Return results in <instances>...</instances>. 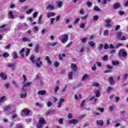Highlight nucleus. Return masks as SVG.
<instances>
[{
	"label": "nucleus",
	"mask_w": 128,
	"mask_h": 128,
	"mask_svg": "<svg viewBox=\"0 0 128 128\" xmlns=\"http://www.w3.org/2000/svg\"><path fill=\"white\" fill-rule=\"evenodd\" d=\"M61 42L62 44H66L68 40V35L66 34H63L61 36V38H60Z\"/></svg>",
	"instance_id": "obj_1"
},
{
	"label": "nucleus",
	"mask_w": 128,
	"mask_h": 128,
	"mask_svg": "<svg viewBox=\"0 0 128 128\" xmlns=\"http://www.w3.org/2000/svg\"><path fill=\"white\" fill-rule=\"evenodd\" d=\"M120 56H123V58H126L128 56V53L124 50V49H122L119 51L118 54Z\"/></svg>",
	"instance_id": "obj_2"
},
{
	"label": "nucleus",
	"mask_w": 128,
	"mask_h": 128,
	"mask_svg": "<svg viewBox=\"0 0 128 128\" xmlns=\"http://www.w3.org/2000/svg\"><path fill=\"white\" fill-rule=\"evenodd\" d=\"M35 62H36V66L38 68H40L41 66V64H42V62L40 60V58H38L36 59L35 60Z\"/></svg>",
	"instance_id": "obj_3"
},
{
	"label": "nucleus",
	"mask_w": 128,
	"mask_h": 128,
	"mask_svg": "<svg viewBox=\"0 0 128 128\" xmlns=\"http://www.w3.org/2000/svg\"><path fill=\"white\" fill-rule=\"evenodd\" d=\"M30 110L28 108H24L22 110L21 112V116H22L24 114H25V116H28L30 114Z\"/></svg>",
	"instance_id": "obj_4"
},
{
	"label": "nucleus",
	"mask_w": 128,
	"mask_h": 128,
	"mask_svg": "<svg viewBox=\"0 0 128 128\" xmlns=\"http://www.w3.org/2000/svg\"><path fill=\"white\" fill-rule=\"evenodd\" d=\"M78 122V120L76 119H72L68 122L69 124H76Z\"/></svg>",
	"instance_id": "obj_5"
},
{
	"label": "nucleus",
	"mask_w": 128,
	"mask_h": 128,
	"mask_svg": "<svg viewBox=\"0 0 128 128\" xmlns=\"http://www.w3.org/2000/svg\"><path fill=\"white\" fill-rule=\"evenodd\" d=\"M71 68L73 72H77L78 68L74 64H71Z\"/></svg>",
	"instance_id": "obj_6"
},
{
	"label": "nucleus",
	"mask_w": 128,
	"mask_h": 128,
	"mask_svg": "<svg viewBox=\"0 0 128 128\" xmlns=\"http://www.w3.org/2000/svg\"><path fill=\"white\" fill-rule=\"evenodd\" d=\"M0 78H1L3 80H6L8 78V75L4 72H1L0 74Z\"/></svg>",
	"instance_id": "obj_7"
},
{
	"label": "nucleus",
	"mask_w": 128,
	"mask_h": 128,
	"mask_svg": "<svg viewBox=\"0 0 128 128\" xmlns=\"http://www.w3.org/2000/svg\"><path fill=\"white\" fill-rule=\"evenodd\" d=\"M38 122L40 124H46V120H44V118H40L38 120Z\"/></svg>",
	"instance_id": "obj_8"
},
{
	"label": "nucleus",
	"mask_w": 128,
	"mask_h": 128,
	"mask_svg": "<svg viewBox=\"0 0 128 128\" xmlns=\"http://www.w3.org/2000/svg\"><path fill=\"white\" fill-rule=\"evenodd\" d=\"M22 92H25V93L24 94H20V96L21 98H24L26 96V89H24V88H22Z\"/></svg>",
	"instance_id": "obj_9"
},
{
	"label": "nucleus",
	"mask_w": 128,
	"mask_h": 128,
	"mask_svg": "<svg viewBox=\"0 0 128 128\" xmlns=\"http://www.w3.org/2000/svg\"><path fill=\"white\" fill-rule=\"evenodd\" d=\"M112 22V20L110 19L106 20V28H110L112 26V25L110 24V22Z\"/></svg>",
	"instance_id": "obj_10"
},
{
	"label": "nucleus",
	"mask_w": 128,
	"mask_h": 128,
	"mask_svg": "<svg viewBox=\"0 0 128 128\" xmlns=\"http://www.w3.org/2000/svg\"><path fill=\"white\" fill-rule=\"evenodd\" d=\"M64 99H60L58 102V108H62V104H64Z\"/></svg>",
	"instance_id": "obj_11"
},
{
	"label": "nucleus",
	"mask_w": 128,
	"mask_h": 128,
	"mask_svg": "<svg viewBox=\"0 0 128 128\" xmlns=\"http://www.w3.org/2000/svg\"><path fill=\"white\" fill-rule=\"evenodd\" d=\"M40 50V44H36V46L34 48V52L38 54V51Z\"/></svg>",
	"instance_id": "obj_12"
},
{
	"label": "nucleus",
	"mask_w": 128,
	"mask_h": 128,
	"mask_svg": "<svg viewBox=\"0 0 128 128\" xmlns=\"http://www.w3.org/2000/svg\"><path fill=\"white\" fill-rule=\"evenodd\" d=\"M96 124L98 126H104V120H98L96 121Z\"/></svg>",
	"instance_id": "obj_13"
},
{
	"label": "nucleus",
	"mask_w": 128,
	"mask_h": 128,
	"mask_svg": "<svg viewBox=\"0 0 128 128\" xmlns=\"http://www.w3.org/2000/svg\"><path fill=\"white\" fill-rule=\"evenodd\" d=\"M8 18L11 20H14V14L12 13V12H10L8 14Z\"/></svg>",
	"instance_id": "obj_14"
},
{
	"label": "nucleus",
	"mask_w": 128,
	"mask_h": 128,
	"mask_svg": "<svg viewBox=\"0 0 128 128\" xmlns=\"http://www.w3.org/2000/svg\"><path fill=\"white\" fill-rule=\"evenodd\" d=\"M46 94V92L44 90H42L38 92V94L39 96H42L44 94Z\"/></svg>",
	"instance_id": "obj_15"
},
{
	"label": "nucleus",
	"mask_w": 128,
	"mask_h": 128,
	"mask_svg": "<svg viewBox=\"0 0 128 128\" xmlns=\"http://www.w3.org/2000/svg\"><path fill=\"white\" fill-rule=\"evenodd\" d=\"M110 84H114V77L111 76L108 80Z\"/></svg>",
	"instance_id": "obj_16"
},
{
	"label": "nucleus",
	"mask_w": 128,
	"mask_h": 128,
	"mask_svg": "<svg viewBox=\"0 0 128 128\" xmlns=\"http://www.w3.org/2000/svg\"><path fill=\"white\" fill-rule=\"evenodd\" d=\"M56 16V13L53 12H49L48 14H47V17L50 18V16Z\"/></svg>",
	"instance_id": "obj_17"
},
{
	"label": "nucleus",
	"mask_w": 128,
	"mask_h": 128,
	"mask_svg": "<svg viewBox=\"0 0 128 128\" xmlns=\"http://www.w3.org/2000/svg\"><path fill=\"white\" fill-rule=\"evenodd\" d=\"M120 8V4L116 3L114 4V10H118V8Z\"/></svg>",
	"instance_id": "obj_18"
},
{
	"label": "nucleus",
	"mask_w": 128,
	"mask_h": 128,
	"mask_svg": "<svg viewBox=\"0 0 128 128\" xmlns=\"http://www.w3.org/2000/svg\"><path fill=\"white\" fill-rule=\"evenodd\" d=\"M7 66L8 68H14V66H16V64L14 62H13L12 64H7Z\"/></svg>",
	"instance_id": "obj_19"
},
{
	"label": "nucleus",
	"mask_w": 128,
	"mask_h": 128,
	"mask_svg": "<svg viewBox=\"0 0 128 128\" xmlns=\"http://www.w3.org/2000/svg\"><path fill=\"white\" fill-rule=\"evenodd\" d=\"M23 84V88H28V86H30L32 84V82H27Z\"/></svg>",
	"instance_id": "obj_20"
},
{
	"label": "nucleus",
	"mask_w": 128,
	"mask_h": 128,
	"mask_svg": "<svg viewBox=\"0 0 128 128\" xmlns=\"http://www.w3.org/2000/svg\"><path fill=\"white\" fill-rule=\"evenodd\" d=\"M73 75H74V73H72V72H69L68 74V78L70 80H72V76Z\"/></svg>",
	"instance_id": "obj_21"
},
{
	"label": "nucleus",
	"mask_w": 128,
	"mask_h": 128,
	"mask_svg": "<svg viewBox=\"0 0 128 128\" xmlns=\"http://www.w3.org/2000/svg\"><path fill=\"white\" fill-rule=\"evenodd\" d=\"M113 90V88L111 86H108V88H107V90L106 92V94H110V92H112V90Z\"/></svg>",
	"instance_id": "obj_22"
},
{
	"label": "nucleus",
	"mask_w": 128,
	"mask_h": 128,
	"mask_svg": "<svg viewBox=\"0 0 128 128\" xmlns=\"http://www.w3.org/2000/svg\"><path fill=\"white\" fill-rule=\"evenodd\" d=\"M46 9L48 10H54V6H52V5H48L46 7Z\"/></svg>",
	"instance_id": "obj_23"
},
{
	"label": "nucleus",
	"mask_w": 128,
	"mask_h": 128,
	"mask_svg": "<svg viewBox=\"0 0 128 128\" xmlns=\"http://www.w3.org/2000/svg\"><path fill=\"white\" fill-rule=\"evenodd\" d=\"M6 100V99L5 96H3L0 98V103L4 102Z\"/></svg>",
	"instance_id": "obj_24"
},
{
	"label": "nucleus",
	"mask_w": 128,
	"mask_h": 128,
	"mask_svg": "<svg viewBox=\"0 0 128 128\" xmlns=\"http://www.w3.org/2000/svg\"><path fill=\"white\" fill-rule=\"evenodd\" d=\"M90 78V76L88 74H86L83 76L82 80H86V78Z\"/></svg>",
	"instance_id": "obj_25"
},
{
	"label": "nucleus",
	"mask_w": 128,
	"mask_h": 128,
	"mask_svg": "<svg viewBox=\"0 0 128 128\" xmlns=\"http://www.w3.org/2000/svg\"><path fill=\"white\" fill-rule=\"evenodd\" d=\"M46 60H47V62L48 64H52V61L50 60V56H46Z\"/></svg>",
	"instance_id": "obj_26"
},
{
	"label": "nucleus",
	"mask_w": 128,
	"mask_h": 128,
	"mask_svg": "<svg viewBox=\"0 0 128 128\" xmlns=\"http://www.w3.org/2000/svg\"><path fill=\"white\" fill-rule=\"evenodd\" d=\"M22 40L23 42H31L30 39L28 38H26V37H24L22 38Z\"/></svg>",
	"instance_id": "obj_27"
},
{
	"label": "nucleus",
	"mask_w": 128,
	"mask_h": 128,
	"mask_svg": "<svg viewBox=\"0 0 128 128\" xmlns=\"http://www.w3.org/2000/svg\"><path fill=\"white\" fill-rule=\"evenodd\" d=\"M60 90V87L58 86H56L54 88V94H56L58 92V91Z\"/></svg>",
	"instance_id": "obj_28"
},
{
	"label": "nucleus",
	"mask_w": 128,
	"mask_h": 128,
	"mask_svg": "<svg viewBox=\"0 0 128 128\" xmlns=\"http://www.w3.org/2000/svg\"><path fill=\"white\" fill-rule=\"evenodd\" d=\"M89 45L92 48L96 46V43L92 41H90L89 42Z\"/></svg>",
	"instance_id": "obj_29"
},
{
	"label": "nucleus",
	"mask_w": 128,
	"mask_h": 128,
	"mask_svg": "<svg viewBox=\"0 0 128 128\" xmlns=\"http://www.w3.org/2000/svg\"><path fill=\"white\" fill-rule=\"evenodd\" d=\"M30 60H31V62H34V55H32L30 56Z\"/></svg>",
	"instance_id": "obj_30"
},
{
	"label": "nucleus",
	"mask_w": 128,
	"mask_h": 128,
	"mask_svg": "<svg viewBox=\"0 0 128 128\" xmlns=\"http://www.w3.org/2000/svg\"><path fill=\"white\" fill-rule=\"evenodd\" d=\"M9 56H10V54H8V53L6 52H5L3 54V58H8Z\"/></svg>",
	"instance_id": "obj_31"
},
{
	"label": "nucleus",
	"mask_w": 128,
	"mask_h": 128,
	"mask_svg": "<svg viewBox=\"0 0 128 128\" xmlns=\"http://www.w3.org/2000/svg\"><path fill=\"white\" fill-rule=\"evenodd\" d=\"M30 48H27L26 51V56H28L30 54Z\"/></svg>",
	"instance_id": "obj_32"
},
{
	"label": "nucleus",
	"mask_w": 128,
	"mask_h": 128,
	"mask_svg": "<svg viewBox=\"0 0 128 128\" xmlns=\"http://www.w3.org/2000/svg\"><path fill=\"white\" fill-rule=\"evenodd\" d=\"M100 90H97L96 92V98H100Z\"/></svg>",
	"instance_id": "obj_33"
},
{
	"label": "nucleus",
	"mask_w": 128,
	"mask_h": 128,
	"mask_svg": "<svg viewBox=\"0 0 128 128\" xmlns=\"http://www.w3.org/2000/svg\"><path fill=\"white\" fill-rule=\"evenodd\" d=\"M92 86H95V88H98V86H100V84L98 82H94L92 84Z\"/></svg>",
	"instance_id": "obj_34"
},
{
	"label": "nucleus",
	"mask_w": 128,
	"mask_h": 128,
	"mask_svg": "<svg viewBox=\"0 0 128 128\" xmlns=\"http://www.w3.org/2000/svg\"><path fill=\"white\" fill-rule=\"evenodd\" d=\"M23 78L24 80L23 84H26L28 82V78H26V75H23Z\"/></svg>",
	"instance_id": "obj_35"
},
{
	"label": "nucleus",
	"mask_w": 128,
	"mask_h": 128,
	"mask_svg": "<svg viewBox=\"0 0 128 128\" xmlns=\"http://www.w3.org/2000/svg\"><path fill=\"white\" fill-rule=\"evenodd\" d=\"M12 108V107L10 106H6L4 108V110H10Z\"/></svg>",
	"instance_id": "obj_36"
},
{
	"label": "nucleus",
	"mask_w": 128,
	"mask_h": 128,
	"mask_svg": "<svg viewBox=\"0 0 128 128\" xmlns=\"http://www.w3.org/2000/svg\"><path fill=\"white\" fill-rule=\"evenodd\" d=\"M12 56L14 58H18V56L16 52H13Z\"/></svg>",
	"instance_id": "obj_37"
},
{
	"label": "nucleus",
	"mask_w": 128,
	"mask_h": 128,
	"mask_svg": "<svg viewBox=\"0 0 128 128\" xmlns=\"http://www.w3.org/2000/svg\"><path fill=\"white\" fill-rule=\"evenodd\" d=\"M54 66L55 68H58V66H60V63H58V62L56 61L54 62Z\"/></svg>",
	"instance_id": "obj_38"
},
{
	"label": "nucleus",
	"mask_w": 128,
	"mask_h": 128,
	"mask_svg": "<svg viewBox=\"0 0 128 128\" xmlns=\"http://www.w3.org/2000/svg\"><path fill=\"white\" fill-rule=\"evenodd\" d=\"M98 16L96 15L94 16L93 17V20H94V22H96V20H98Z\"/></svg>",
	"instance_id": "obj_39"
},
{
	"label": "nucleus",
	"mask_w": 128,
	"mask_h": 128,
	"mask_svg": "<svg viewBox=\"0 0 128 128\" xmlns=\"http://www.w3.org/2000/svg\"><path fill=\"white\" fill-rule=\"evenodd\" d=\"M86 28V24H84V23H82L81 24H80V28Z\"/></svg>",
	"instance_id": "obj_40"
},
{
	"label": "nucleus",
	"mask_w": 128,
	"mask_h": 128,
	"mask_svg": "<svg viewBox=\"0 0 128 128\" xmlns=\"http://www.w3.org/2000/svg\"><path fill=\"white\" fill-rule=\"evenodd\" d=\"M102 60H108V55H105L103 56Z\"/></svg>",
	"instance_id": "obj_41"
},
{
	"label": "nucleus",
	"mask_w": 128,
	"mask_h": 128,
	"mask_svg": "<svg viewBox=\"0 0 128 128\" xmlns=\"http://www.w3.org/2000/svg\"><path fill=\"white\" fill-rule=\"evenodd\" d=\"M94 10L95 12H100V8L98 7V6H95L94 8Z\"/></svg>",
	"instance_id": "obj_42"
},
{
	"label": "nucleus",
	"mask_w": 128,
	"mask_h": 128,
	"mask_svg": "<svg viewBox=\"0 0 128 128\" xmlns=\"http://www.w3.org/2000/svg\"><path fill=\"white\" fill-rule=\"evenodd\" d=\"M87 5L88 6V8H91V6H92V3L90 1H88L87 2Z\"/></svg>",
	"instance_id": "obj_43"
},
{
	"label": "nucleus",
	"mask_w": 128,
	"mask_h": 128,
	"mask_svg": "<svg viewBox=\"0 0 128 128\" xmlns=\"http://www.w3.org/2000/svg\"><path fill=\"white\" fill-rule=\"evenodd\" d=\"M58 6L59 8H62V2L60 1L58 2Z\"/></svg>",
	"instance_id": "obj_44"
},
{
	"label": "nucleus",
	"mask_w": 128,
	"mask_h": 128,
	"mask_svg": "<svg viewBox=\"0 0 128 128\" xmlns=\"http://www.w3.org/2000/svg\"><path fill=\"white\" fill-rule=\"evenodd\" d=\"M112 66H118V61H112Z\"/></svg>",
	"instance_id": "obj_45"
},
{
	"label": "nucleus",
	"mask_w": 128,
	"mask_h": 128,
	"mask_svg": "<svg viewBox=\"0 0 128 128\" xmlns=\"http://www.w3.org/2000/svg\"><path fill=\"white\" fill-rule=\"evenodd\" d=\"M97 110H100V112H101V113H102V112H104V108H99Z\"/></svg>",
	"instance_id": "obj_46"
},
{
	"label": "nucleus",
	"mask_w": 128,
	"mask_h": 128,
	"mask_svg": "<svg viewBox=\"0 0 128 128\" xmlns=\"http://www.w3.org/2000/svg\"><path fill=\"white\" fill-rule=\"evenodd\" d=\"M15 126L16 128H22V126L20 124H18Z\"/></svg>",
	"instance_id": "obj_47"
},
{
	"label": "nucleus",
	"mask_w": 128,
	"mask_h": 128,
	"mask_svg": "<svg viewBox=\"0 0 128 128\" xmlns=\"http://www.w3.org/2000/svg\"><path fill=\"white\" fill-rule=\"evenodd\" d=\"M104 34L106 36H108V30H105L104 32Z\"/></svg>",
	"instance_id": "obj_48"
},
{
	"label": "nucleus",
	"mask_w": 128,
	"mask_h": 128,
	"mask_svg": "<svg viewBox=\"0 0 128 128\" xmlns=\"http://www.w3.org/2000/svg\"><path fill=\"white\" fill-rule=\"evenodd\" d=\"M103 47H104V44H100V46H98V50H102Z\"/></svg>",
	"instance_id": "obj_49"
},
{
	"label": "nucleus",
	"mask_w": 128,
	"mask_h": 128,
	"mask_svg": "<svg viewBox=\"0 0 128 128\" xmlns=\"http://www.w3.org/2000/svg\"><path fill=\"white\" fill-rule=\"evenodd\" d=\"M58 122L60 124H62V122H64V119L60 118L58 120Z\"/></svg>",
	"instance_id": "obj_50"
},
{
	"label": "nucleus",
	"mask_w": 128,
	"mask_h": 128,
	"mask_svg": "<svg viewBox=\"0 0 128 128\" xmlns=\"http://www.w3.org/2000/svg\"><path fill=\"white\" fill-rule=\"evenodd\" d=\"M42 16L40 15L38 18V24H42Z\"/></svg>",
	"instance_id": "obj_51"
},
{
	"label": "nucleus",
	"mask_w": 128,
	"mask_h": 128,
	"mask_svg": "<svg viewBox=\"0 0 128 128\" xmlns=\"http://www.w3.org/2000/svg\"><path fill=\"white\" fill-rule=\"evenodd\" d=\"M122 32H118L116 33V35H117V36H118V38L122 36Z\"/></svg>",
	"instance_id": "obj_52"
},
{
	"label": "nucleus",
	"mask_w": 128,
	"mask_h": 128,
	"mask_svg": "<svg viewBox=\"0 0 128 128\" xmlns=\"http://www.w3.org/2000/svg\"><path fill=\"white\" fill-rule=\"evenodd\" d=\"M86 40H88V38H83L82 42H83V44H86Z\"/></svg>",
	"instance_id": "obj_53"
},
{
	"label": "nucleus",
	"mask_w": 128,
	"mask_h": 128,
	"mask_svg": "<svg viewBox=\"0 0 128 128\" xmlns=\"http://www.w3.org/2000/svg\"><path fill=\"white\" fill-rule=\"evenodd\" d=\"M84 102H86V100H84L81 104V108H84Z\"/></svg>",
	"instance_id": "obj_54"
},
{
	"label": "nucleus",
	"mask_w": 128,
	"mask_h": 128,
	"mask_svg": "<svg viewBox=\"0 0 128 128\" xmlns=\"http://www.w3.org/2000/svg\"><path fill=\"white\" fill-rule=\"evenodd\" d=\"M88 14H87L86 16H84L81 17L82 20H86V18H88Z\"/></svg>",
	"instance_id": "obj_55"
},
{
	"label": "nucleus",
	"mask_w": 128,
	"mask_h": 128,
	"mask_svg": "<svg viewBox=\"0 0 128 128\" xmlns=\"http://www.w3.org/2000/svg\"><path fill=\"white\" fill-rule=\"evenodd\" d=\"M106 68H108V70H113L114 69V67L112 66H110V65H107Z\"/></svg>",
	"instance_id": "obj_56"
},
{
	"label": "nucleus",
	"mask_w": 128,
	"mask_h": 128,
	"mask_svg": "<svg viewBox=\"0 0 128 128\" xmlns=\"http://www.w3.org/2000/svg\"><path fill=\"white\" fill-rule=\"evenodd\" d=\"M120 25H117V26H116L115 30H120Z\"/></svg>",
	"instance_id": "obj_57"
},
{
	"label": "nucleus",
	"mask_w": 128,
	"mask_h": 128,
	"mask_svg": "<svg viewBox=\"0 0 128 128\" xmlns=\"http://www.w3.org/2000/svg\"><path fill=\"white\" fill-rule=\"evenodd\" d=\"M92 70L94 72H96V65H94V66L92 68Z\"/></svg>",
	"instance_id": "obj_58"
},
{
	"label": "nucleus",
	"mask_w": 128,
	"mask_h": 128,
	"mask_svg": "<svg viewBox=\"0 0 128 128\" xmlns=\"http://www.w3.org/2000/svg\"><path fill=\"white\" fill-rule=\"evenodd\" d=\"M84 52V46H83L80 50V52Z\"/></svg>",
	"instance_id": "obj_59"
},
{
	"label": "nucleus",
	"mask_w": 128,
	"mask_h": 128,
	"mask_svg": "<svg viewBox=\"0 0 128 128\" xmlns=\"http://www.w3.org/2000/svg\"><path fill=\"white\" fill-rule=\"evenodd\" d=\"M10 44H8L5 46L6 50H10Z\"/></svg>",
	"instance_id": "obj_60"
},
{
	"label": "nucleus",
	"mask_w": 128,
	"mask_h": 128,
	"mask_svg": "<svg viewBox=\"0 0 128 128\" xmlns=\"http://www.w3.org/2000/svg\"><path fill=\"white\" fill-rule=\"evenodd\" d=\"M38 12H34V14H33V18H36V16H38Z\"/></svg>",
	"instance_id": "obj_61"
},
{
	"label": "nucleus",
	"mask_w": 128,
	"mask_h": 128,
	"mask_svg": "<svg viewBox=\"0 0 128 128\" xmlns=\"http://www.w3.org/2000/svg\"><path fill=\"white\" fill-rule=\"evenodd\" d=\"M104 50H107V48H108V44H106L104 46Z\"/></svg>",
	"instance_id": "obj_62"
},
{
	"label": "nucleus",
	"mask_w": 128,
	"mask_h": 128,
	"mask_svg": "<svg viewBox=\"0 0 128 128\" xmlns=\"http://www.w3.org/2000/svg\"><path fill=\"white\" fill-rule=\"evenodd\" d=\"M119 14H120V16H122L123 14H124V12L120 11L119 12Z\"/></svg>",
	"instance_id": "obj_63"
},
{
	"label": "nucleus",
	"mask_w": 128,
	"mask_h": 128,
	"mask_svg": "<svg viewBox=\"0 0 128 128\" xmlns=\"http://www.w3.org/2000/svg\"><path fill=\"white\" fill-rule=\"evenodd\" d=\"M36 128H42V124H37Z\"/></svg>",
	"instance_id": "obj_64"
}]
</instances>
